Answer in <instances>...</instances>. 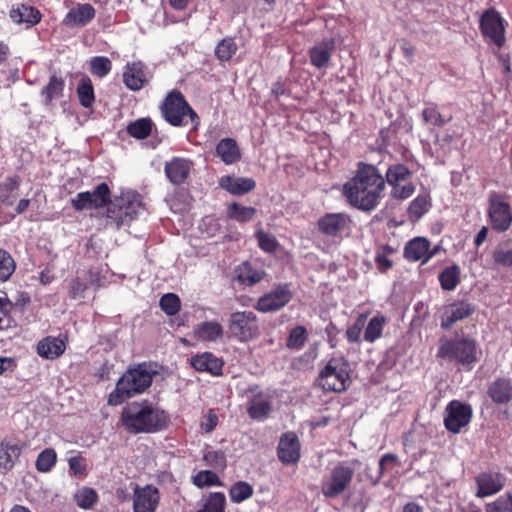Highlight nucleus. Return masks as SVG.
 I'll return each mask as SVG.
<instances>
[{
    "label": "nucleus",
    "instance_id": "nucleus-56",
    "mask_svg": "<svg viewBox=\"0 0 512 512\" xmlns=\"http://www.w3.org/2000/svg\"><path fill=\"white\" fill-rule=\"evenodd\" d=\"M160 307L168 315H175L180 309V299L173 293L165 294L160 299Z\"/></svg>",
    "mask_w": 512,
    "mask_h": 512
},
{
    "label": "nucleus",
    "instance_id": "nucleus-29",
    "mask_svg": "<svg viewBox=\"0 0 512 512\" xmlns=\"http://www.w3.org/2000/svg\"><path fill=\"white\" fill-rule=\"evenodd\" d=\"M191 335L199 342H217L222 339L224 329L216 320L203 321L193 327Z\"/></svg>",
    "mask_w": 512,
    "mask_h": 512
},
{
    "label": "nucleus",
    "instance_id": "nucleus-17",
    "mask_svg": "<svg viewBox=\"0 0 512 512\" xmlns=\"http://www.w3.org/2000/svg\"><path fill=\"white\" fill-rule=\"evenodd\" d=\"M160 503V492L153 485L135 486L133 490L134 512H155Z\"/></svg>",
    "mask_w": 512,
    "mask_h": 512
},
{
    "label": "nucleus",
    "instance_id": "nucleus-11",
    "mask_svg": "<svg viewBox=\"0 0 512 512\" xmlns=\"http://www.w3.org/2000/svg\"><path fill=\"white\" fill-rule=\"evenodd\" d=\"M411 171L404 165L396 163L386 171V181L392 186L391 195L396 199H407L415 191V186L410 182Z\"/></svg>",
    "mask_w": 512,
    "mask_h": 512
},
{
    "label": "nucleus",
    "instance_id": "nucleus-15",
    "mask_svg": "<svg viewBox=\"0 0 512 512\" xmlns=\"http://www.w3.org/2000/svg\"><path fill=\"white\" fill-rule=\"evenodd\" d=\"M319 231L332 238H342L351 228V218L346 213H327L317 223Z\"/></svg>",
    "mask_w": 512,
    "mask_h": 512
},
{
    "label": "nucleus",
    "instance_id": "nucleus-50",
    "mask_svg": "<svg viewBox=\"0 0 512 512\" xmlns=\"http://www.w3.org/2000/svg\"><path fill=\"white\" fill-rule=\"evenodd\" d=\"M193 484L199 488L210 486H222L218 475L210 470L199 471L193 477Z\"/></svg>",
    "mask_w": 512,
    "mask_h": 512
},
{
    "label": "nucleus",
    "instance_id": "nucleus-4",
    "mask_svg": "<svg viewBox=\"0 0 512 512\" xmlns=\"http://www.w3.org/2000/svg\"><path fill=\"white\" fill-rule=\"evenodd\" d=\"M141 197L134 191H127L110 201L107 207V225L120 228L136 219L142 212Z\"/></svg>",
    "mask_w": 512,
    "mask_h": 512
},
{
    "label": "nucleus",
    "instance_id": "nucleus-34",
    "mask_svg": "<svg viewBox=\"0 0 512 512\" xmlns=\"http://www.w3.org/2000/svg\"><path fill=\"white\" fill-rule=\"evenodd\" d=\"M236 273L238 281L247 286H252L260 282L265 275V272L262 269L254 267L249 262L242 263L237 268Z\"/></svg>",
    "mask_w": 512,
    "mask_h": 512
},
{
    "label": "nucleus",
    "instance_id": "nucleus-51",
    "mask_svg": "<svg viewBox=\"0 0 512 512\" xmlns=\"http://www.w3.org/2000/svg\"><path fill=\"white\" fill-rule=\"evenodd\" d=\"M430 206L429 196L420 194L410 203L408 211L411 216L419 219L429 210Z\"/></svg>",
    "mask_w": 512,
    "mask_h": 512
},
{
    "label": "nucleus",
    "instance_id": "nucleus-14",
    "mask_svg": "<svg viewBox=\"0 0 512 512\" xmlns=\"http://www.w3.org/2000/svg\"><path fill=\"white\" fill-rule=\"evenodd\" d=\"M472 417V408L460 401H451L445 409L444 424L448 431L459 433L460 430L469 424Z\"/></svg>",
    "mask_w": 512,
    "mask_h": 512
},
{
    "label": "nucleus",
    "instance_id": "nucleus-23",
    "mask_svg": "<svg viewBox=\"0 0 512 512\" xmlns=\"http://www.w3.org/2000/svg\"><path fill=\"white\" fill-rule=\"evenodd\" d=\"M24 443L13 439L5 438L0 442V469L4 471L12 470L19 461Z\"/></svg>",
    "mask_w": 512,
    "mask_h": 512
},
{
    "label": "nucleus",
    "instance_id": "nucleus-16",
    "mask_svg": "<svg viewBox=\"0 0 512 512\" xmlns=\"http://www.w3.org/2000/svg\"><path fill=\"white\" fill-rule=\"evenodd\" d=\"M292 299V292L287 284L278 285L258 299L255 308L262 313L275 312L283 308Z\"/></svg>",
    "mask_w": 512,
    "mask_h": 512
},
{
    "label": "nucleus",
    "instance_id": "nucleus-46",
    "mask_svg": "<svg viewBox=\"0 0 512 512\" xmlns=\"http://www.w3.org/2000/svg\"><path fill=\"white\" fill-rule=\"evenodd\" d=\"M152 130V121L148 118H141L127 126V132L130 136L137 139H145Z\"/></svg>",
    "mask_w": 512,
    "mask_h": 512
},
{
    "label": "nucleus",
    "instance_id": "nucleus-26",
    "mask_svg": "<svg viewBox=\"0 0 512 512\" xmlns=\"http://www.w3.org/2000/svg\"><path fill=\"white\" fill-rule=\"evenodd\" d=\"M335 50V40L325 38L309 49L310 63L318 68H326Z\"/></svg>",
    "mask_w": 512,
    "mask_h": 512
},
{
    "label": "nucleus",
    "instance_id": "nucleus-47",
    "mask_svg": "<svg viewBox=\"0 0 512 512\" xmlns=\"http://www.w3.org/2000/svg\"><path fill=\"white\" fill-rule=\"evenodd\" d=\"M65 82L62 78L55 75L50 77L49 83L42 89L41 94L45 97L46 104H49L54 98L62 95Z\"/></svg>",
    "mask_w": 512,
    "mask_h": 512
},
{
    "label": "nucleus",
    "instance_id": "nucleus-43",
    "mask_svg": "<svg viewBox=\"0 0 512 512\" xmlns=\"http://www.w3.org/2000/svg\"><path fill=\"white\" fill-rule=\"evenodd\" d=\"M226 497L222 492L210 493L204 501L202 509L197 512H225Z\"/></svg>",
    "mask_w": 512,
    "mask_h": 512
},
{
    "label": "nucleus",
    "instance_id": "nucleus-33",
    "mask_svg": "<svg viewBox=\"0 0 512 512\" xmlns=\"http://www.w3.org/2000/svg\"><path fill=\"white\" fill-rule=\"evenodd\" d=\"M216 153L227 165L236 163L240 157V149L233 138H224L216 146Z\"/></svg>",
    "mask_w": 512,
    "mask_h": 512
},
{
    "label": "nucleus",
    "instance_id": "nucleus-32",
    "mask_svg": "<svg viewBox=\"0 0 512 512\" xmlns=\"http://www.w3.org/2000/svg\"><path fill=\"white\" fill-rule=\"evenodd\" d=\"M219 185L233 195H243L252 191L256 183L248 177L223 176L220 178Z\"/></svg>",
    "mask_w": 512,
    "mask_h": 512
},
{
    "label": "nucleus",
    "instance_id": "nucleus-31",
    "mask_svg": "<svg viewBox=\"0 0 512 512\" xmlns=\"http://www.w3.org/2000/svg\"><path fill=\"white\" fill-rule=\"evenodd\" d=\"M66 349V343L59 337L47 336L37 343L36 351L44 359L54 360Z\"/></svg>",
    "mask_w": 512,
    "mask_h": 512
},
{
    "label": "nucleus",
    "instance_id": "nucleus-22",
    "mask_svg": "<svg viewBox=\"0 0 512 512\" xmlns=\"http://www.w3.org/2000/svg\"><path fill=\"white\" fill-rule=\"evenodd\" d=\"M9 17L15 24L24 25L25 28H31L41 21L42 14L34 6L16 3L11 7Z\"/></svg>",
    "mask_w": 512,
    "mask_h": 512
},
{
    "label": "nucleus",
    "instance_id": "nucleus-21",
    "mask_svg": "<svg viewBox=\"0 0 512 512\" xmlns=\"http://www.w3.org/2000/svg\"><path fill=\"white\" fill-rule=\"evenodd\" d=\"M277 455L283 464L298 462L300 458V443L294 432L284 433L277 447Z\"/></svg>",
    "mask_w": 512,
    "mask_h": 512
},
{
    "label": "nucleus",
    "instance_id": "nucleus-40",
    "mask_svg": "<svg viewBox=\"0 0 512 512\" xmlns=\"http://www.w3.org/2000/svg\"><path fill=\"white\" fill-rule=\"evenodd\" d=\"M255 214V208L243 206L237 202L231 203L227 208V216L237 222H248L253 219Z\"/></svg>",
    "mask_w": 512,
    "mask_h": 512
},
{
    "label": "nucleus",
    "instance_id": "nucleus-8",
    "mask_svg": "<svg viewBox=\"0 0 512 512\" xmlns=\"http://www.w3.org/2000/svg\"><path fill=\"white\" fill-rule=\"evenodd\" d=\"M319 385L326 391L342 392L350 383L349 364L344 358H332L321 370Z\"/></svg>",
    "mask_w": 512,
    "mask_h": 512
},
{
    "label": "nucleus",
    "instance_id": "nucleus-1",
    "mask_svg": "<svg viewBox=\"0 0 512 512\" xmlns=\"http://www.w3.org/2000/svg\"><path fill=\"white\" fill-rule=\"evenodd\" d=\"M384 188L385 179L378 169L360 163L355 176L343 185V195L351 206L369 212L378 206Z\"/></svg>",
    "mask_w": 512,
    "mask_h": 512
},
{
    "label": "nucleus",
    "instance_id": "nucleus-37",
    "mask_svg": "<svg viewBox=\"0 0 512 512\" xmlns=\"http://www.w3.org/2000/svg\"><path fill=\"white\" fill-rule=\"evenodd\" d=\"M387 323L385 316L377 314L367 323L364 331V340L368 343H373L382 336V331Z\"/></svg>",
    "mask_w": 512,
    "mask_h": 512
},
{
    "label": "nucleus",
    "instance_id": "nucleus-42",
    "mask_svg": "<svg viewBox=\"0 0 512 512\" xmlns=\"http://www.w3.org/2000/svg\"><path fill=\"white\" fill-rule=\"evenodd\" d=\"M395 253V249L390 245H383L376 249L375 251V263L377 269L380 272H386L393 266V261L391 260V256Z\"/></svg>",
    "mask_w": 512,
    "mask_h": 512
},
{
    "label": "nucleus",
    "instance_id": "nucleus-35",
    "mask_svg": "<svg viewBox=\"0 0 512 512\" xmlns=\"http://www.w3.org/2000/svg\"><path fill=\"white\" fill-rule=\"evenodd\" d=\"M272 409L271 401L263 396L256 395L250 401L247 411L252 419L263 420L265 419Z\"/></svg>",
    "mask_w": 512,
    "mask_h": 512
},
{
    "label": "nucleus",
    "instance_id": "nucleus-57",
    "mask_svg": "<svg viewBox=\"0 0 512 512\" xmlns=\"http://www.w3.org/2000/svg\"><path fill=\"white\" fill-rule=\"evenodd\" d=\"M11 309V302L6 298H0V330H6L12 327L13 319L10 315Z\"/></svg>",
    "mask_w": 512,
    "mask_h": 512
},
{
    "label": "nucleus",
    "instance_id": "nucleus-49",
    "mask_svg": "<svg viewBox=\"0 0 512 512\" xmlns=\"http://www.w3.org/2000/svg\"><path fill=\"white\" fill-rule=\"evenodd\" d=\"M90 71L93 75L103 78L107 76L112 69V63L108 57L95 56L89 61Z\"/></svg>",
    "mask_w": 512,
    "mask_h": 512
},
{
    "label": "nucleus",
    "instance_id": "nucleus-52",
    "mask_svg": "<svg viewBox=\"0 0 512 512\" xmlns=\"http://www.w3.org/2000/svg\"><path fill=\"white\" fill-rule=\"evenodd\" d=\"M98 496L94 489L83 487L75 494L77 505L83 509H90L97 501Z\"/></svg>",
    "mask_w": 512,
    "mask_h": 512
},
{
    "label": "nucleus",
    "instance_id": "nucleus-64",
    "mask_svg": "<svg viewBox=\"0 0 512 512\" xmlns=\"http://www.w3.org/2000/svg\"><path fill=\"white\" fill-rule=\"evenodd\" d=\"M204 459L214 467H224L226 462L224 454L217 451L208 452L205 454Z\"/></svg>",
    "mask_w": 512,
    "mask_h": 512
},
{
    "label": "nucleus",
    "instance_id": "nucleus-62",
    "mask_svg": "<svg viewBox=\"0 0 512 512\" xmlns=\"http://www.w3.org/2000/svg\"><path fill=\"white\" fill-rule=\"evenodd\" d=\"M218 424V416L213 410H210L201 421V428L206 433L212 432Z\"/></svg>",
    "mask_w": 512,
    "mask_h": 512
},
{
    "label": "nucleus",
    "instance_id": "nucleus-38",
    "mask_svg": "<svg viewBox=\"0 0 512 512\" xmlns=\"http://www.w3.org/2000/svg\"><path fill=\"white\" fill-rule=\"evenodd\" d=\"M77 95L80 104L85 108H90L94 104L95 95L91 79L84 75L77 86Z\"/></svg>",
    "mask_w": 512,
    "mask_h": 512
},
{
    "label": "nucleus",
    "instance_id": "nucleus-24",
    "mask_svg": "<svg viewBox=\"0 0 512 512\" xmlns=\"http://www.w3.org/2000/svg\"><path fill=\"white\" fill-rule=\"evenodd\" d=\"M472 305L466 301H456L444 308L441 316V327L449 329L457 321L463 320L473 313Z\"/></svg>",
    "mask_w": 512,
    "mask_h": 512
},
{
    "label": "nucleus",
    "instance_id": "nucleus-5",
    "mask_svg": "<svg viewBox=\"0 0 512 512\" xmlns=\"http://www.w3.org/2000/svg\"><path fill=\"white\" fill-rule=\"evenodd\" d=\"M357 460L340 461L331 468L321 481V492L326 498H337L350 486L354 477Z\"/></svg>",
    "mask_w": 512,
    "mask_h": 512
},
{
    "label": "nucleus",
    "instance_id": "nucleus-2",
    "mask_svg": "<svg viewBox=\"0 0 512 512\" xmlns=\"http://www.w3.org/2000/svg\"><path fill=\"white\" fill-rule=\"evenodd\" d=\"M169 414L150 400L127 403L121 411L119 424L131 434L156 433L168 427Z\"/></svg>",
    "mask_w": 512,
    "mask_h": 512
},
{
    "label": "nucleus",
    "instance_id": "nucleus-41",
    "mask_svg": "<svg viewBox=\"0 0 512 512\" xmlns=\"http://www.w3.org/2000/svg\"><path fill=\"white\" fill-rule=\"evenodd\" d=\"M253 487L246 481H237L229 489V497L233 503H241L253 495Z\"/></svg>",
    "mask_w": 512,
    "mask_h": 512
},
{
    "label": "nucleus",
    "instance_id": "nucleus-13",
    "mask_svg": "<svg viewBox=\"0 0 512 512\" xmlns=\"http://www.w3.org/2000/svg\"><path fill=\"white\" fill-rule=\"evenodd\" d=\"M480 29L484 37L501 48L505 43L503 18L495 9H488L480 18Z\"/></svg>",
    "mask_w": 512,
    "mask_h": 512
},
{
    "label": "nucleus",
    "instance_id": "nucleus-10",
    "mask_svg": "<svg viewBox=\"0 0 512 512\" xmlns=\"http://www.w3.org/2000/svg\"><path fill=\"white\" fill-rule=\"evenodd\" d=\"M229 331L240 342H248L260 334L259 321L252 311H237L230 315L228 321Z\"/></svg>",
    "mask_w": 512,
    "mask_h": 512
},
{
    "label": "nucleus",
    "instance_id": "nucleus-12",
    "mask_svg": "<svg viewBox=\"0 0 512 512\" xmlns=\"http://www.w3.org/2000/svg\"><path fill=\"white\" fill-rule=\"evenodd\" d=\"M110 199V189L106 183H100L95 189L78 193L71 199V205L76 211L99 209L104 207Z\"/></svg>",
    "mask_w": 512,
    "mask_h": 512
},
{
    "label": "nucleus",
    "instance_id": "nucleus-7",
    "mask_svg": "<svg viewBox=\"0 0 512 512\" xmlns=\"http://www.w3.org/2000/svg\"><path fill=\"white\" fill-rule=\"evenodd\" d=\"M437 357L471 365L478 361L477 344L470 338L441 339Z\"/></svg>",
    "mask_w": 512,
    "mask_h": 512
},
{
    "label": "nucleus",
    "instance_id": "nucleus-19",
    "mask_svg": "<svg viewBox=\"0 0 512 512\" xmlns=\"http://www.w3.org/2000/svg\"><path fill=\"white\" fill-rule=\"evenodd\" d=\"M439 247L430 249V242L424 237H416L410 240L404 249V256L409 261L428 262L436 253Z\"/></svg>",
    "mask_w": 512,
    "mask_h": 512
},
{
    "label": "nucleus",
    "instance_id": "nucleus-60",
    "mask_svg": "<svg viewBox=\"0 0 512 512\" xmlns=\"http://www.w3.org/2000/svg\"><path fill=\"white\" fill-rule=\"evenodd\" d=\"M87 288L88 285L85 281L80 278L73 279L70 282L69 295L73 299H81L84 297Z\"/></svg>",
    "mask_w": 512,
    "mask_h": 512
},
{
    "label": "nucleus",
    "instance_id": "nucleus-3",
    "mask_svg": "<svg viewBox=\"0 0 512 512\" xmlns=\"http://www.w3.org/2000/svg\"><path fill=\"white\" fill-rule=\"evenodd\" d=\"M156 371L146 363L128 369L116 383V388L108 398L112 406L121 404L125 399L143 393L150 387Z\"/></svg>",
    "mask_w": 512,
    "mask_h": 512
},
{
    "label": "nucleus",
    "instance_id": "nucleus-36",
    "mask_svg": "<svg viewBox=\"0 0 512 512\" xmlns=\"http://www.w3.org/2000/svg\"><path fill=\"white\" fill-rule=\"evenodd\" d=\"M20 186L18 176L7 177L0 183V205L12 206L15 201L13 194Z\"/></svg>",
    "mask_w": 512,
    "mask_h": 512
},
{
    "label": "nucleus",
    "instance_id": "nucleus-55",
    "mask_svg": "<svg viewBox=\"0 0 512 512\" xmlns=\"http://www.w3.org/2000/svg\"><path fill=\"white\" fill-rule=\"evenodd\" d=\"M486 512H512V495L504 494L495 501L487 503Z\"/></svg>",
    "mask_w": 512,
    "mask_h": 512
},
{
    "label": "nucleus",
    "instance_id": "nucleus-18",
    "mask_svg": "<svg viewBox=\"0 0 512 512\" xmlns=\"http://www.w3.org/2000/svg\"><path fill=\"white\" fill-rule=\"evenodd\" d=\"M478 498H485L497 494L505 485V477L499 472H482L476 478Z\"/></svg>",
    "mask_w": 512,
    "mask_h": 512
},
{
    "label": "nucleus",
    "instance_id": "nucleus-48",
    "mask_svg": "<svg viewBox=\"0 0 512 512\" xmlns=\"http://www.w3.org/2000/svg\"><path fill=\"white\" fill-rule=\"evenodd\" d=\"M422 118L426 124L442 127L447 124L451 117H444L438 110L437 106L431 104L422 111Z\"/></svg>",
    "mask_w": 512,
    "mask_h": 512
},
{
    "label": "nucleus",
    "instance_id": "nucleus-28",
    "mask_svg": "<svg viewBox=\"0 0 512 512\" xmlns=\"http://www.w3.org/2000/svg\"><path fill=\"white\" fill-rule=\"evenodd\" d=\"M95 17V9L91 4L83 3L72 7L63 19L67 27H83Z\"/></svg>",
    "mask_w": 512,
    "mask_h": 512
},
{
    "label": "nucleus",
    "instance_id": "nucleus-44",
    "mask_svg": "<svg viewBox=\"0 0 512 512\" xmlns=\"http://www.w3.org/2000/svg\"><path fill=\"white\" fill-rule=\"evenodd\" d=\"M57 461V454L54 449L46 448L41 451L36 459L35 467L38 472L47 473L52 470Z\"/></svg>",
    "mask_w": 512,
    "mask_h": 512
},
{
    "label": "nucleus",
    "instance_id": "nucleus-63",
    "mask_svg": "<svg viewBox=\"0 0 512 512\" xmlns=\"http://www.w3.org/2000/svg\"><path fill=\"white\" fill-rule=\"evenodd\" d=\"M69 468L75 476H81L86 470V463L81 456L71 457L68 461Z\"/></svg>",
    "mask_w": 512,
    "mask_h": 512
},
{
    "label": "nucleus",
    "instance_id": "nucleus-54",
    "mask_svg": "<svg viewBox=\"0 0 512 512\" xmlns=\"http://www.w3.org/2000/svg\"><path fill=\"white\" fill-rule=\"evenodd\" d=\"M15 262L11 255L0 249V282L7 281L15 271Z\"/></svg>",
    "mask_w": 512,
    "mask_h": 512
},
{
    "label": "nucleus",
    "instance_id": "nucleus-53",
    "mask_svg": "<svg viewBox=\"0 0 512 512\" xmlns=\"http://www.w3.org/2000/svg\"><path fill=\"white\" fill-rule=\"evenodd\" d=\"M367 322V314H360L346 331L347 340L351 343H358L361 340V335Z\"/></svg>",
    "mask_w": 512,
    "mask_h": 512
},
{
    "label": "nucleus",
    "instance_id": "nucleus-59",
    "mask_svg": "<svg viewBox=\"0 0 512 512\" xmlns=\"http://www.w3.org/2000/svg\"><path fill=\"white\" fill-rule=\"evenodd\" d=\"M256 237L260 248L265 252H274L276 250L278 243L274 236L259 231L256 233Z\"/></svg>",
    "mask_w": 512,
    "mask_h": 512
},
{
    "label": "nucleus",
    "instance_id": "nucleus-6",
    "mask_svg": "<svg viewBox=\"0 0 512 512\" xmlns=\"http://www.w3.org/2000/svg\"><path fill=\"white\" fill-rule=\"evenodd\" d=\"M164 119L173 126H186L188 123L197 124L198 116L190 107L181 92L173 90L162 104Z\"/></svg>",
    "mask_w": 512,
    "mask_h": 512
},
{
    "label": "nucleus",
    "instance_id": "nucleus-45",
    "mask_svg": "<svg viewBox=\"0 0 512 512\" xmlns=\"http://www.w3.org/2000/svg\"><path fill=\"white\" fill-rule=\"evenodd\" d=\"M237 45L233 38L222 39L215 47V56L221 62L229 61L237 52Z\"/></svg>",
    "mask_w": 512,
    "mask_h": 512
},
{
    "label": "nucleus",
    "instance_id": "nucleus-61",
    "mask_svg": "<svg viewBox=\"0 0 512 512\" xmlns=\"http://www.w3.org/2000/svg\"><path fill=\"white\" fill-rule=\"evenodd\" d=\"M494 261L503 266H512V249H499L494 253Z\"/></svg>",
    "mask_w": 512,
    "mask_h": 512
},
{
    "label": "nucleus",
    "instance_id": "nucleus-9",
    "mask_svg": "<svg viewBox=\"0 0 512 512\" xmlns=\"http://www.w3.org/2000/svg\"><path fill=\"white\" fill-rule=\"evenodd\" d=\"M488 216L493 230L504 232L512 223V208L509 196L491 192L488 198Z\"/></svg>",
    "mask_w": 512,
    "mask_h": 512
},
{
    "label": "nucleus",
    "instance_id": "nucleus-30",
    "mask_svg": "<svg viewBox=\"0 0 512 512\" xmlns=\"http://www.w3.org/2000/svg\"><path fill=\"white\" fill-rule=\"evenodd\" d=\"M487 394L497 405H506L512 401V381L509 378L499 377L489 383Z\"/></svg>",
    "mask_w": 512,
    "mask_h": 512
},
{
    "label": "nucleus",
    "instance_id": "nucleus-20",
    "mask_svg": "<svg viewBox=\"0 0 512 512\" xmlns=\"http://www.w3.org/2000/svg\"><path fill=\"white\" fill-rule=\"evenodd\" d=\"M194 167V163L187 158L173 157L165 163L164 171L168 180L174 185L183 184Z\"/></svg>",
    "mask_w": 512,
    "mask_h": 512
},
{
    "label": "nucleus",
    "instance_id": "nucleus-27",
    "mask_svg": "<svg viewBox=\"0 0 512 512\" xmlns=\"http://www.w3.org/2000/svg\"><path fill=\"white\" fill-rule=\"evenodd\" d=\"M123 82L132 91L140 90L148 82V73L142 62L128 63L123 73Z\"/></svg>",
    "mask_w": 512,
    "mask_h": 512
},
{
    "label": "nucleus",
    "instance_id": "nucleus-25",
    "mask_svg": "<svg viewBox=\"0 0 512 512\" xmlns=\"http://www.w3.org/2000/svg\"><path fill=\"white\" fill-rule=\"evenodd\" d=\"M190 364L195 370L206 372L213 376L221 375L224 365L223 361L211 352L193 355L190 358Z\"/></svg>",
    "mask_w": 512,
    "mask_h": 512
},
{
    "label": "nucleus",
    "instance_id": "nucleus-39",
    "mask_svg": "<svg viewBox=\"0 0 512 512\" xmlns=\"http://www.w3.org/2000/svg\"><path fill=\"white\" fill-rule=\"evenodd\" d=\"M460 275L461 271L458 265L454 264L452 266L446 267L439 274V282L441 288L446 291L454 290L460 283Z\"/></svg>",
    "mask_w": 512,
    "mask_h": 512
},
{
    "label": "nucleus",
    "instance_id": "nucleus-58",
    "mask_svg": "<svg viewBox=\"0 0 512 512\" xmlns=\"http://www.w3.org/2000/svg\"><path fill=\"white\" fill-rule=\"evenodd\" d=\"M306 338V329L302 326H297L290 332L287 340V346L292 349H299L304 345Z\"/></svg>",
    "mask_w": 512,
    "mask_h": 512
}]
</instances>
